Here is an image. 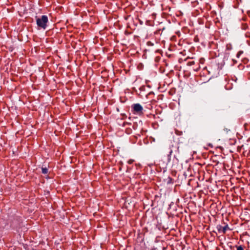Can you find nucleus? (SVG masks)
<instances>
[{
	"mask_svg": "<svg viewBox=\"0 0 250 250\" xmlns=\"http://www.w3.org/2000/svg\"><path fill=\"white\" fill-rule=\"evenodd\" d=\"M200 68V67L199 64L198 62H197V65L196 66L193 65L192 67V69L195 71H198L199 70Z\"/></svg>",
	"mask_w": 250,
	"mask_h": 250,
	"instance_id": "6",
	"label": "nucleus"
},
{
	"mask_svg": "<svg viewBox=\"0 0 250 250\" xmlns=\"http://www.w3.org/2000/svg\"><path fill=\"white\" fill-rule=\"evenodd\" d=\"M179 146L173 144H169L165 148V151L167 153V164L171 161V156L173 151H178Z\"/></svg>",
	"mask_w": 250,
	"mask_h": 250,
	"instance_id": "1",
	"label": "nucleus"
},
{
	"mask_svg": "<svg viewBox=\"0 0 250 250\" xmlns=\"http://www.w3.org/2000/svg\"><path fill=\"white\" fill-rule=\"evenodd\" d=\"M131 131H132V129L129 127L126 128L125 129V132L128 134H130L131 133Z\"/></svg>",
	"mask_w": 250,
	"mask_h": 250,
	"instance_id": "9",
	"label": "nucleus"
},
{
	"mask_svg": "<svg viewBox=\"0 0 250 250\" xmlns=\"http://www.w3.org/2000/svg\"><path fill=\"white\" fill-rule=\"evenodd\" d=\"M36 18L38 26L41 28L45 29L47 27V23L48 21L47 16L46 15H42L41 18H38L36 16Z\"/></svg>",
	"mask_w": 250,
	"mask_h": 250,
	"instance_id": "2",
	"label": "nucleus"
},
{
	"mask_svg": "<svg viewBox=\"0 0 250 250\" xmlns=\"http://www.w3.org/2000/svg\"><path fill=\"white\" fill-rule=\"evenodd\" d=\"M132 108L135 112L138 113V114L142 112V111L143 109V107L139 104H132Z\"/></svg>",
	"mask_w": 250,
	"mask_h": 250,
	"instance_id": "3",
	"label": "nucleus"
},
{
	"mask_svg": "<svg viewBox=\"0 0 250 250\" xmlns=\"http://www.w3.org/2000/svg\"><path fill=\"white\" fill-rule=\"evenodd\" d=\"M149 43H150V44H152V43H151V42H147V44H149Z\"/></svg>",
	"mask_w": 250,
	"mask_h": 250,
	"instance_id": "14",
	"label": "nucleus"
},
{
	"mask_svg": "<svg viewBox=\"0 0 250 250\" xmlns=\"http://www.w3.org/2000/svg\"><path fill=\"white\" fill-rule=\"evenodd\" d=\"M125 125H130V124L128 123H124V124H123V126H125Z\"/></svg>",
	"mask_w": 250,
	"mask_h": 250,
	"instance_id": "12",
	"label": "nucleus"
},
{
	"mask_svg": "<svg viewBox=\"0 0 250 250\" xmlns=\"http://www.w3.org/2000/svg\"><path fill=\"white\" fill-rule=\"evenodd\" d=\"M195 64V62L194 61H189L188 62V64L190 66H192L194 65Z\"/></svg>",
	"mask_w": 250,
	"mask_h": 250,
	"instance_id": "8",
	"label": "nucleus"
},
{
	"mask_svg": "<svg viewBox=\"0 0 250 250\" xmlns=\"http://www.w3.org/2000/svg\"><path fill=\"white\" fill-rule=\"evenodd\" d=\"M236 248L237 249V250H244V248L242 246H236Z\"/></svg>",
	"mask_w": 250,
	"mask_h": 250,
	"instance_id": "10",
	"label": "nucleus"
},
{
	"mask_svg": "<svg viewBox=\"0 0 250 250\" xmlns=\"http://www.w3.org/2000/svg\"><path fill=\"white\" fill-rule=\"evenodd\" d=\"M216 229L219 233H226L227 230L229 229L228 225L227 224L224 227H222L221 225H217Z\"/></svg>",
	"mask_w": 250,
	"mask_h": 250,
	"instance_id": "4",
	"label": "nucleus"
},
{
	"mask_svg": "<svg viewBox=\"0 0 250 250\" xmlns=\"http://www.w3.org/2000/svg\"><path fill=\"white\" fill-rule=\"evenodd\" d=\"M150 250H157V249L155 248H153Z\"/></svg>",
	"mask_w": 250,
	"mask_h": 250,
	"instance_id": "13",
	"label": "nucleus"
},
{
	"mask_svg": "<svg viewBox=\"0 0 250 250\" xmlns=\"http://www.w3.org/2000/svg\"><path fill=\"white\" fill-rule=\"evenodd\" d=\"M134 162V160H132V159H130L128 161L127 163L128 164H131L133 163V162Z\"/></svg>",
	"mask_w": 250,
	"mask_h": 250,
	"instance_id": "11",
	"label": "nucleus"
},
{
	"mask_svg": "<svg viewBox=\"0 0 250 250\" xmlns=\"http://www.w3.org/2000/svg\"><path fill=\"white\" fill-rule=\"evenodd\" d=\"M174 180L170 177H168L166 179H165V182L167 183V184H172L173 183Z\"/></svg>",
	"mask_w": 250,
	"mask_h": 250,
	"instance_id": "5",
	"label": "nucleus"
},
{
	"mask_svg": "<svg viewBox=\"0 0 250 250\" xmlns=\"http://www.w3.org/2000/svg\"><path fill=\"white\" fill-rule=\"evenodd\" d=\"M48 170L47 167H42V172L44 174H46L48 173Z\"/></svg>",
	"mask_w": 250,
	"mask_h": 250,
	"instance_id": "7",
	"label": "nucleus"
}]
</instances>
